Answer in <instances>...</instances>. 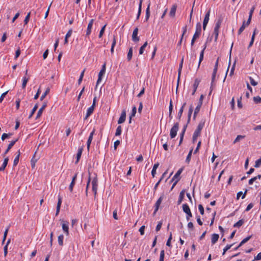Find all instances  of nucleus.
I'll return each mask as SVG.
<instances>
[{"label":"nucleus","instance_id":"obj_2","mask_svg":"<svg viewBox=\"0 0 261 261\" xmlns=\"http://www.w3.org/2000/svg\"><path fill=\"white\" fill-rule=\"evenodd\" d=\"M201 24L200 22H197L196 25V31L193 36V38L191 40V45L193 46L194 44L195 40L198 38L201 33Z\"/></svg>","mask_w":261,"mask_h":261},{"label":"nucleus","instance_id":"obj_26","mask_svg":"<svg viewBox=\"0 0 261 261\" xmlns=\"http://www.w3.org/2000/svg\"><path fill=\"white\" fill-rule=\"evenodd\" d=\"M196 54H193L191 55L190 59V63H189V67L190 68L191 66H192L194 63V62L195 61L196 59Z\"/></svg>","mask_w":261,"mask_h":261},{"label":"nucleus","instance_id":"obj_60","mask_svg":"<svg viewBox=\"0 0 261 261\" xmlns=\"http://www.w3.org/2000/svg\"><path fill=\"white\" fill-rule=\"evenodd\" d=\"M217 70L216 69H214L213 70V74H212V83L215 80V77H216V73H217Z\"/></svg>","mask_w":261,"mask_h":261},{"label":"nucleus","instance_id":"obj_63","mask_svg":"<svg viewBox=\"0 0 261 261\" xmlns=\"http://www.w3.org/2000/svg\"><path fill=\"white\" fill-rule=\"evenodd\" d=\"M74 185H75V182L73 181H71V182L69 185V190L70 192H72Z\"/></svg>","mask_w":261,"mask_h":261},{"label":"nucleus","instance_id":"obj_1","mask_svg":"<svg viewBox=\"0 0 261 261\" xmlns=\"http://www.w3.org/2000/svg\"><path fill=\"white\" fill-rule=\"evenodd\" d=\"M204 126V122L200 121L196 129L194 131V134L193 135L192 139H193V142H195L196 141L198 137L200 136L201 131L202 129V128H203Z\"/></svg>","mask_w":261,"mask_h":261},{"label":"nucleus","instance_id":"obj_30","mask_svg":"<svg viewBox=\"0 0 261 261\" xmlns=\"http://www.w3.org/2000/svg\"><path fill=\"white\" fill-rule=\"evenodd\" d=\"M251 236H249L246 237V238L244 239L239 244L238 247H240L244 244L246 243L247 241H248L251 239Z\"/></svg>","mask_w":261,"mask_h":261},{"label":"nucleus","instance_id":"obj_43","mask_svg":"<svg viewBox=\"0 0 261 261\" xmlns=\"http://www.w3.org/2000/svg\"><path fill=\"white\" fill-rule=\"evenodd\" d=\"M243 220H240L239 221H238L237 223H236L233 225V227H240L243 224Z\"/></svg>","mask_w":261,"mask_h":261},{"label":"nucleus","instance_id":"obj_61","mask_svg":"<svg viewBox=\"0 0 261 261\" xmlns=\"http://www.w3.org/2000/svg\"><path fill=\"white\" fill-rule=\"evenodd\" d=\"M8 92V91H7L5 92L2 94V95L0 96V103L3 101L4 97L6 96V95H7Z\"/></svg>","mask_w":261,"mask_h":261},{"label":"nucleus","instance_id":"obj_41","mask_svg":"<svg viewBox=\"0 0 261 261\" xmlns=\"http://www.w3.org/2000/svg\"><path fill=\"white\" fill-rule=\"evenodd\" d=\"M29 81V78L24 76L23 77L22 84V88L23 89L25 88L26 85Z\"/></svg>","mask_w":261,"mask_h":261},{"label":"nucleus","instance_id":"obj_50","mask_svg":"<svg viewBox=\"0 0 261 261\" xmlns=\"http://www.w3.org/2000/svg\"><path fill=\"white\" fill-rule=\"evenodd\" d=\"M261 165V157L255 161L254 167L259 168Z\"/></svg>","mask_w":261,"mask_h":261},{"label":"nucleus","instance_id":"obj_11","mask_svg":"<svg viewBox=\"0 0 261 261\" xmlns=\"http://www.w3.org/2000/svg\"><path fill=\"white\" fill-rule=\"evenodd\" d=\"M93 22H94V19H91L90 21H89L87 29V31H86V36H89V35L91 34V29L92 28Z\"/></svg>","mask_w":261,"mask_h":261},{"label":"nucleus","instance_id":"obj_3","mask_svg":"<svg viewBox=\"0 0 261 261\" xmlns=\"http://www.w3.org/2000/svg\"><path fill=\"white\" fill-rule=\"evenodd\" d=\"M221 23L222 20L221 19H219L217 20L215 24V26L214 30V34L215 35V40H217L218 38L219 33V29L220 28Z\"/></svg>","mask_w":261,"mask_h":261},{"label":"nucleus","instance_id":"obj_59","mask_svg":"<svg viewBox=\"0 0 261 261\" xmlns=\"http://www.w3.org/2000/svg\"><path fill=\"white\" fill-rule=\"evenodd\" d=\"M198 209L200 214L203 215L204 214V210L203 206L201 204H199L198 205Z\"/></svg>","mask_w":261,"mask_h":261},{"label":"nucleus","instance_id":"obj_22","mask_svg":"<svg viewBox=\"0 0 261 261\" xmlns=\"http://www.w3.org/2000/svg\"><path fill=\"white\" fill-rule=\"evenodd\" d=\"M201 106H202V104L198 103V104L194 110V116H193L194 119H195L196 115L199 113Z\"/></svg>","mask_w":261,"mask_h":261},{"label":"nucleus","instance_id":"obj_19","mask_svg":"<svg viewBox=\"0 0 261 261\" xmlns=\"http://www.w3.org/2000/svg\"><path fill=\"white\" fill-rule=\"evenodd\" d=\"M17 154V155L15 156V159H14V162H13V166H16L18 162H19V156L20 155V150H18L16 153Z\"/></svg>","mask_w":261,"mask_h":261},{"label":"nucleus","instance_id":"obj_18","mask_svg":"<svg viewBox=\"0 0 261 261\" xmlns=\"http://www.w3.org/2000/svg\"><path fill=\"white\" fill-rule=\"evenodd\" d=\"M8 161H9L8 157L5 158V159L4 160V162H3L2 166L0 167V171L5 170L6 166L8 165Z\"/></svg>","mask_w":261,"mask_h":261},{"label":"nucleus","instance_id":"obj_15","mask_svg":"<svg viewBox=\"0 0 261 261\" xmlns=\"http://www.w3.org/2000/svg\"><path fill=\"white\" fill-rule=\"evenodd\" d=\"M138 29L136 28L133 32L132 39L135 42H137L139 40V38L138 37Z\"/></svg>","mask_w":261,"mask_h":261},{"label":"nucleus","instance_id":"obj_40","mask_svg":"<svg viewBox=\"0 0 261 261\" xmlns=\"http://www.w3.org/2000/svg\"><path fill=\"white\" fill-rule=\"evenodd\" d=\"M184 197V191H182L179 194V198H178V204L181 202V201L183 200Z\"/></svg>","mask_w":261,"mask_h":261},{"label":"nucleus","instance_id":"obj_44","mask_svg":"<svg viewBox=\"0 0 261 261\" xmlns=\"http://www.w3.org/2000/svg\"><path fill=\"white\" fill-rule=\"evenodd\" d=\"M244 138H245V136H242V135L237 136V137H236V138L235 139V140L233 141V143L235 144V143L238 142L239 141H240V140L241 139H243Z\"/></svg>","mask_w":261,"mask_h":261},{"label":"nucleus","instance_id":"obj_16","mask_svg":"<svg viewBox=\"0 0 261 261\" xmlns=\"http://www.w3.org/2000/svg\"><path fill=\"white\" fill-rule=\"evenodd\" d=\"M83 147H80L78 149V151H77V153L76 154V161L75 162V164H77L81 157V155H82V152H83Z\"/></svg>","mask_w":261,"mask_h":261},{"label":"nucleus","instance_id":"obj_7","mask_svg":"<svg viewBox=\"0 0 261 261\" xmlns=\"http://www.w3.org/2000/svg\"><path fill=\"white\" fill-rule=\"evenodd\" d=\"M63 223L62 224V229L64 232L66 233V235H68L69 234V222L66 221H62Z\"/></svg>","mask_w":261,"mask_h":261},{"label":"nucleus","instance_id":"obj_45","mask_svg":"<svg viewBox=\"0 0 261 261\" xmlns=\"http://www.w3.org/2000/svg\"><path fill=\"white\" fill-rule=\"evenodd\" d=\"M183 62H184V58L182 57V58L181 59V62L179 64V68H178V76H179L180 73H181V69H182V65H183Z\"/></svg>","mask_w":261,"mask_h":261},{"label":"nucleus","instance_id":"obj_49","mask_svg":"<svg viewBox=\"0 0 261 261\" xmlns=\"http://www.w3.org/2000/svg\"><path fill=\"white\" fill-rule=\"evenodd\" d=\"M253 101L255 103H261V97L259 96H255L253 97Z\"/></svg>","mask_w":261,"mask_h":261},{"label":"nucleus","instance_id":"obj_5","mask_svg":"<svg viewBox=\"0 0 261 261\" xmlns=\"http://www.w3.org/2000/svg\"><path fill=\"white\" fill-rule=\"evenodd\" d=\"M92 191L94 192L95 195L97 193V190L98 187V179L97 177H95L92 181Z\"/></svg>","mask_w":261,"mask_h":261},{"label":"nucleus","instance_id":"obj_6","mask_svg":"<svg viewBox=\"0 0 261 261\" xmlns=\"http://www.w3.org/2000/svg\"><path fill=\"white\" fill-rule=\"evenodd\" d=\"M210 12H211V10L210 9L207 11V12L206 13L205 17L204 18L203 22V29L204 30H205L206 27L208 22V21L210 19Z\"/></svg>","mask_w":261,"mask_h":261},{"label":"nucleus","instance_id":"obj_33","mask_svg":"<svg viewBox=\"0 0 261 261\" xmlns=\"http://www.w3.org/2000/svg\"><path fill=\"white\" fill-rule=\"evenodd\" d=\"M10 243V239H9L7 242L6 245L4 246V256H6L8 253V245Z\"/></svg>","mask_w":261,"mask_h":261},{"label":"nucleus","instance_id":"obj_28","mask_svg":"<svg viewBox=\"0 0 261 261\" xmlns=\"http://www.w3.org/2000/svg\"><path fill=\"white\" fill-rule=\"evenodd\" d=\"M106 72L100 70L98 73V77L96 83L97 85L101 81L102 75L105 73Z\"/></svg>","mask_w":261,"mask_h":261},{"label":"nucleus","instance_id":"obj_4","mask_svg":"<svg viewBox=\"0 0 261 261\" xmlns=\"http://www.w3.org/2000/svg\"><path fill=\"white\" fill-rule=\"evenodd\" d=\"M178 123H176L174 124L173 126L170 129V136L171 138H174L176 136L177 132L178 129Z\"/></svg>","mask_w":261,"mask_h":261},{"label":"nucleus","instance_id":"obj_38","mask_svg":"<svg viewBox=\"0 0 261 261\" xmlns=\"http://www.w3.org/2000/svg\"><path fill=\"white\" fill-rule=\"evenodd\" d=\"M158 167H159V164L158 163L155 164L154 165L153 169H152V171H151V174H152L153 177L154 176V175H155V174L156 173V170L158 168Z\"/></svg>","mask_w":261,"mask_h":261},{"label":"nucleus","instance_id":"obj_23","mask_svg":"<svg viewBox=\"0 0 261 261\" xmlns=\"http://www.w3.org/2000/svg\"><path fill=\"white\" fill-rule=\"evenodd\" d=\"M182 210L186 214L191 212L189 206L187 203L183 204Z\"/></svg>","mask_w":261,"mask_h":261},{"label":"nucleus","instance_id":"obj_53","mask_svg":"<svg viewBox=\"0 0 261 261\" xmlns=\"http://www.w3.org/2000/svg\"><path fill=\"white\" fill-rule=\"evenodd\" d=\"M30 15H31V12H29L28 13V14L25 16V18L24 20V24H27L28 23L30 18Z\"/></svg>","mask_w":261,"mask_h":261},{"label":"nucleus","instance_id":"obj_25","mask_svg":"<svg viewBox=\"0 0 261 261\" xmlns=\"http://www.w3.org/2000/svg\"><path fill=\"white\" fill-rule=\"evenodd\" d=\"M136 112H137V108H136V106H134L132 108V113L129 117V123H131L132 118V117H133L135 116Z\"/></svg>","mask_w":261,"mask_h":261},{"label":"nucleus","instance_id":"obj_34","mask_svg":"<svg viewBox=\"0 0 261 261\" xmlns=\"http://www.w3.org/2000/svg\"><path fill=\"white\" fill-rule=\"evenodd\" d=\"M147 46V41L144 42L143 45L139 49V54L142 55L145 50V48Z\"/></svg>","mask_w":261,"mask_h":261},{"label":"nucleus","instance_id":"obj_35","mask_svg":"<svg viewBox=\"0 0 261 261\" xmlns=\"http://www.w3.org/2000/svg\"><path fill=\"white\" fill-rule=\"evenodd\" d=\"M116 40L115 36H113V42H112L111 48V53L112 54H113V53H114V47L116 45Z\"/></svg>","mask_w":261,"mask_h":261},{"label":"nucleus","instance_id":"obj_27","mask_svg":"<svg viewBox=\"0 0 261 261\" xmlns=\"http://www.w3.org/2000/svg\"><path fill=\"white\" fill-rule=\"evenodd\" d=\"M133 47H131L129 48L128 52L127 53V59L128 61H130L133 56Z\"/></svg>","mask_w":261,"mask_h":261},{"label":"nucleus","instance_id":"obj_21","mask_svg":"<svg viewBox=\"0 0 261 261\" xmlns=\"http://www.w3.org/2000/svg\"><path fill=\"white\" fill-rule=\"evenodd\" d=\"M205 48H206V46L205 45L204 48H203V49L200 52V56H199V63H198V67H197L198 68H199L200 63L203 59L204 51Z\"/></svg>","mask_w":261,"mask_h":261},{"label":"nucleus","instance_id":"obj_13","mask_svg":"<svg viewBox=\"0 0 261 261\" xmlns=\"http://www.w3.org/2000/svg\"><path fill=\"white\" fill-rule=\"evenodd\" d=\"M62 197L60 195L58 196V200L57 203V205L56 207V216H58L59 215V213L60 212L61 205L62 204Z\"/></svg>","mask_w":261,"mask_h":261},{"label":"nucleus","instance_id":"obj_48","mask_svg":"<svg viewBox=\"0 0 261 261\" xmlns=\"http://www.w3.org/2000/svg\"><path fill=\"white\" fill-rule=\"evenodd\" d=\"M164 256H165V251L164 250H162L160 252L159 261H164Z\"/></svg>","mask_w":261,"mask_h":261},{"label":"nucleus","instance_id":"obj_39","mask_svg":"<svg viewBox=\"0 0 261 261\" xmlns=\"http://www.w3.org/2000/svg\"><path fill=\"white\" fill-rule=\"evenodd\" d=\"M162 201V198L160 197L155 203V209L154 210V213H155L159 209V207L161 204Z\"/></svg>","mask_w":261,"mask_h":261},{"label":"nucleus","instance_id":"obj_9","mask_svg":"<svg viewBox=\"0 0 261 261\" xmlns=\"http://www.w3.org/2000/svg\"><path fill=\"white\" fill-rule=\"evenodd\" d=\"M47 107V102L44 101L42 106V107L40 108L39 111L37 112V114L36 117V119H38L42 115V112L44 109Z\"/></svg>","mask_w":261,"mask_h":261},{"label":"nucleus","instance_id":"obj_62","mask_svg":"<svg viewBox=\"0 0 261 261\" xmlns=\"http://www.w3.org/2000/svg\"><path fill=\"white\" fill-rule=\"evenodd\" d=\"M145 225H142L139 229V232H140V234L141 235H143L144 234V230H145Z\"/></svg>","mask_w":261,"mask_h":261},{"label":"nucleus","instance_id":"obj_46","mask_svg":"<svg viewBox=\"0 0 261 261\" xmlns=\"http://www.w3.org/2000/svg\"><path fill=\"white\" fill-rule=\"evenodd\" d=\"M193 111V107H192V106H191L190 107L189 112H188V121H189L190 120Z\"/></svg>","mask_w":261,"mask_h":261},{"label":"nucleus","instance_id":"obj_17","mask_svg":"<svg viewBox=\"0 0 261 261\" xmlns=\"http://www.w3.org/2000/svg\"><path fill=\"white\" fill-rule=\"evenodd\" d=\"M219 236L218 234L214 233L212 236L211 242L213 245L215 244L218 240Z\"/></svg>","mask_w":261,"mask_h":261},{"label":"nucleus","instance_id":"obj_24","mask_svg":"<svg viewBox=\"0 0 261 261\" xmlns=\"http://www.w3.org/2000/svg\"><path fill=\"white\" fill-rule=\"evenodd\" d=\"M186 105V102H184L183 103V105H182L181 107L180 108V110H179V112L178 113V114H177V118L180 119L181 116H182V114L183 113V111H184V107H185V106Z\"/></svg>","mask_w":261,"mask_h":261},{"label":"nucleus","instance_id":"obj_10","mask_svg":"<svg viewBox=\"0 0 261 261\" xmlns=\"http://www.w3.org/2000/svg\"><path fill=\"white\" fill-rule=\"evenodd\" d=\"M126 119V111L125 110H123L121 114V116L118 121V124H121L123 123Z\"/></svg>","mask_w":261,"mask_h":261},{"label":"nucleus","instance_id":"obj_47","mask_svg":"<svg viewBox=\"0 0 261 261\" xmlns=\"http://www.w3.org/2000/svg\"><path fill=\"white\" fill-rule=\"evenodd\" d=\"M246 193H247V190H246V191H245V192H244V193L243 194L242 192H238V193H237V198L238 199L240 198V197L242 195H243L242 198V199H244V198L245 197V195H246Z\"/></svg>","mask_w":261,"mask_h":261},{"label":"nucleus","instance_id":"obj_58","mask_svg":"<svg viewBox=\"0 0 261 261\" xmlns=\"http://www.w3.org/2000/svg\"><path fill=\"white\" fill-rule=\"evenodd\" d=\"M106 27V25L105 24L101 29V30L100 31V32H99V38H101L102 37V36L103 35V34L104 33V32H105V30Z\"/></svg>","mask_w":261,"mask_h":261},{"label":"nucleus","instance_id":"obj_42","mask_svg":"<svg viewBox=\"0 0 261 261\" xmlns=\"http://www.w3.org/2000/svg\"><path fill=\"white\" fill-rule=\"evenodd\" d=\"M122 132V128L120 125H119L116 129V133H115V136H120Z\"/></svg>","mask_w":261,"mask_h":261},{"label":"nucleus","instance_id":"obj_51","mask_svg":"<svg viewBox=\"0 0 261 261\" xmlns=\"http://www.w3.org/2000/svg\"><path fill=\"white\" fill-rule=\"evenodd\" d=\"M249 79L250 80V84L252 86H256L257 85V82H256L252 77L249 76Z\"/></svg>","mask_w":261,"mask_h":261},{"label":"nucleus","instance_id":"obj_29","mask_svg":"<svg viewBox=\"0 0 261 261\" xmlns=\"http://www.w3.org/2000/svg\"><path fill=\"white\" fill-rule=\"evenodd\" d=\"M176 10V7L175 6H173L169 13V15L171 17H174L175 16Z\"/></svg>","mask_w":261,"mask_h":261},{"label":"nucleus","instance_id":"obj_31","mask_svg":"<svg viewBox=\"0 0 261 261\" xmlns=\"http://www.w3.org/2000/svg\"><path fill=\"white\" fill-rule=\"evenodd\" d=\"M38 108V105L37 103H36L34 106L33 109H32V111H31V113H30V115L29 116V119H30L33 116V115L34 114L35 112L37 110Z\"/></svg>","mask_w":261,"mask_h":261},{"label":"nucleus","instance_id":"obj_64","mask_svg":"<svg viewBox=\"0 0 261 261\" xmlns=\"http://www.w3.org/2000/svg\"><path fill=\"white\" fill-rule=\"evenodd\" d=\"M254 261L261 260V252L257 254V255L254 257Z\"/></svg>","mask_w":261,"mask_h":261},{"label":"nucleus","instance_id":"obj_56","mask_svg":"<svg viewBox=\"0 0 261 261\" xmlns=\"http://www.w3.org/2000/svg\"><path fill=\"white\" fill-rule=\"evenodd\" d=\"M192 151H193V149H191V150L189 151V153H188V155H187V158H186V161L187 163H189V162H190V160H191V155H192Z\"/></svg>","mask_w":261,"mask_h":261},{"label":"nucleus","instance_id":"obj_36","mask_svg":"<svg viewBox=\"0 0 261 261\" xmlns=\"http://www.w3.org/2000/svg\"><path fill=\"white\" fill-rule=\"evenodd\" d=\"M63 239H64V236L63 234H61L58 237V243L60 246L63 245Z\"/></svg>","mask_w":261,"mask_h":261},{"label":"nucleus","instance_id":"obj_55","mask_svg":"<svg viewBox=\"0 0 261 261\" xmlns=\"http://www.w3.org/2000/svg\"><path fill=\"white\" fill-rule=\"evenodd\" d=\"M11 135H12V134H11V133H9V134L4 133L2 136L1 139L2 140H4L7 138H8V137H9Z\"/></svg>","mask_w":261,"mask_h":261},{"label":"nucleus","instance_id":"obj_32","mask_svg":"<svg viewBox=\"0 0 261 261\" xmlns=\"http://www.w3.org/2000/svg\"><path fill=\"white\" fill-rule=\"evenodd\" d=\"M246 27H247V26L246 25V21H244L243 22V24H242V26L240 27V28L239 29V30L238 31V34L240 35L243 32V31L244 30L245 28Z\"/></svg>","mask_w":261,"mask_h":261},{"label":"nucleus","instance_id":"obj_20","mask_svg":"<svg viewBox=\"0 0 261 261\" xmlns=\"http://www.w3.org/2000/svg\"><path fill=\"white\" fill-rule=\"evenodd\" d=\"M182 171V170L181 169H180L176 173V174L174 175L172 180H175V179H177L176 180V181H175L174 184H173V186H174L177 183V182L179 180V179L178 178V177L179 176V175L181 174Z\"/></svg>","mask_w":261,"mask_h":261},{"label":"nucleus","instance_id":"obj_52","mask_svg":"<svg viewBox=\"0 0 261 261\" xmlns=\"http://www.w3.org/2000/svg\"><path fill=\"white\" fill-rule=\"evenodd\" d=\"M233 246V244L231 245H227L223 249V255L225 254V252L229 250L232 246Z\"/></svg>","mask_w":261,"mask_h":261},{"label":"nucleus","instance_id":"obj_8","mask_svg":"<svg viewBox=\"0 0 261 261\" xmlns=\"http://www.w3.org/2000/svg\"><path fill=\"white\" fill-rule=\"evenodd\" d=\"M95 129L94 128L93 130L90 133L89 138L87 140V149L89 150L90 144L93 139V135L95 133Z\"/></svg>","mask_w":261,"mask_h":261},{"label":"nucleus","instance_id":"obj_54","mask_svg":"<svg viewBox=\"0 0 261 261\" xmlns=\"http://www.w3.org/2000/svg\"><path fill=\"white\" fill-rule=\"evenodd\" d=\"M186 126H185L181 133L180 134L179 144H180L182 141L185 132L186 130Z\"/></svg>","mask_w":261,"mask_h":261},{"label":"nucleus","instance_id":"obj_14","mask_svg":"<svg viewBox=\"0 0 261 261\" xmlns=\"http://www.w3.org/2000/svg\"><path fill=\"white\" fill-rule=\"evenodd\" d=\"M18 139L17 138V139H15V140L11 141L10 143V144L8 146L7 149L5 150V151L4 153V155H3L4 156H5L9 152V151L10 150V149L18 141Z\"/></svg>","mask_w":261,"mask_h":261},{"label":"nucleus","instance_id":"obj_12","mask_svg":"<svg viewBox=\"0 0 261 261\" xmlns=\"http://www.w3.org/2000/svg\"><path fill=\"white\" fill-rule=\"evenodd\" d=\"M94 104L92 105V106L88 109L86 116L84 118L85 120L87 119L93 113V112L94 111Z\"/></svg>","mask_w":261,"mask_h":261},{"label":"nucleus","instance_id":"obj_37","mask_svg":"<svg viewBox=\"0 0 261 261\" xmlns=\"http://www.w3.org/2000/svg\"><path fill=\"white\" fill-rule=\"evenodd\" d=\"M49 88H47L45 91L44 92V93L40 97V100L42 101L44 99V98L45 97V96L48 94L49 92Z\"/></svg>","mask_w":261,"mask_h":261},{"label":"nucleus","instance_id":"obj_57","mask_svg":"<svg viewBox=\"0 0 261 261\" xmlns=\"http://www.w3.org/2000/svg\"><path fill=\"white\" fill-rule=\"evenodd\" d=\"M142 2V0H140L139 7L137 19L139 18V17L140 15V14H141Z\"/></svg>","mask_w":261,"mask_h":261}]
</instances>
